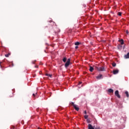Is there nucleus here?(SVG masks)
<instances>
[{
	"instance_id": "nucleus-24",
	"label": "nucleus",
	"mask_w": 129,
	"mask_h": 129,
	"mask_svg": "<svg viewBox=\"0 0 129 129\" xmlns=\"http://www.w3.org/2000/svg\"><path fill=\"white\" fill-rule=\"evenodd\" d=\"M84 113H85V114H86V113H87L86 111H85Z\"/></svg>"
},
{
	"instance_id": "nucleus-19",
	"label": "nucleus",
	"mask_w": 129,
	"mask_h": 129,
	"mask_svg": "<svg viewBox=\"0 0 129 129\" xmlns=\"http://www.w3.org/2000/svg\"><path fill=\"white\" fill-rule=\"evenodd\" d=\"M87 121L88 123H89L90 122V120H89V119H87Z\"/></svg>"
},
{
	"instance_id": "nucleus-5",
	"label": "nucleus",
	"mask_w": 129,
	"mask_h": 129,
	"mask_svg": "<svg viewBox=\"0 0 129 129\" xmlns=\"http://www.w3.org/2000/svg\"><path fill=\"white\" fill-rule=\"evenodd\" d=\"M118 70H114L113 71V74H117L118 73Z\"/></svg>"
},
{
	"instance_id": "nucleus-8",
	"label": "nucleus",
	"mask_w": 129,
	"mask_h": 129,
	"mask_svg": "<svg viewBox=\"0 0 129 129\" xmlns=\"http://www.w3.org/2000/svg\"><path fill=\"white\" fill-rule=\"evenodd\" d=\"M119 42H120L121 45H123V44H124V42H123V39L119 40Z\"/></svg>"
},
{
	"instance_id": "nucleus-14",
	"label": "nucleus",
	"mask_w": 129,
	"mask_h": 129,
	"mask_svg": "<svg viewBox=\"0 0 129 129\" xmlns=\"http://www.w3.org/2000/svg\"><path fill=\"white\" fill-rule=\"evenodd\" d=\"M112 66L113 67H115L116 66V63H115V62L112 63Z\"/></svg>"
},
{
	"instance_id": "nucleus-20",
	"label": "nucleus",
	"mask_w": 129,
	"mask_h": 129,
	"mask_svg": "<svg viewBox=\"0 0 129 129\" xmlns=\"http://www.w3.org/2000/svg\"><path fill=\"white\" fill-rule=\"evenodd\" d=\"M118 16H121V13L119 12V13H118Z\"/></svg>"
},
{
	"instance_id": "nucleus-9",
	"label": "nucleus",
	"mask_w": 129,
	"mask_h": 129,
	"mask_svg": "<svg viewBox=\"0 0 129 129\" xmlns=\"http://www.w3.org/2000/svg\"><path fill=\"white\" fill-rule=\"evenodd\" d=\"M96 78L97 79H101V78H102V76L101 75H99Z\"/></svg>"
},
{
	"instance_id": "nucleus-2",
	"label": "nucleus",
	"mask_w": 129,
	"mask_h": 129,
	"mask_svg": "<svg viewBox=\"0 0 129 129\" xmlns=\"http://www.w3.org/2000/svg\"><path fill=\"white\" fill-rule=\"evenodd\" d=\"M72 105L74 106L75 109H76V110H77V111H78V110H79V108L78 107V106H77V105L74 104V103H72Z\"/></svg>"
},
{
	"instance_id": "nucleus-18",
	"label": "nucleus",
	"mask_w": 129,
	"mask_h": 129,
	"mask_svg": "<svg viewBox=\"0 0 129 129\" xmlns=\"http://www.w3.org/2000/svg\"><path fill=\"white\" fill-rule=\"evenodd\" d=\"M46 76H49V77H52V75H48V74H46Z\"/></svg>"
},
{
	"instance_id": "nucleus-3",
	"label": "nucleus",
	"mask_w": 129,
	"mask_h": 129,
	"mask_svg": "<svg viewBox=\"0 0 129 129\" xmlns=\"http://www.w3.org/2000/svg\"><path fill=\"white\" fill-rule=\"evenodd\" d=\"M115 95L116 96H117V97L118 98H120V96L119 95V92H118V90H116L115 92Z\"/></svg>"
},
{
	"instance_id": "nucleus-28",
	"label": "nucleus",
	"mask_w": 129,
	"mask_h": 129,
	"mask_svg": "<svg viewBox=\"0 0 129 129\" xmlns=\"http://www.w3.org/2000/svg\"><path fill=\"white\" fill-rule=\"evenodd\" d=\"M37 67V68H38V67Z\"/></svg>"
},
{
	"instance_id": "nucleus-7",
	"label": "nucleus",
	"mask_w": 129,
	"mask_h": 129,
	"mask_svg": "<svg viewBox=\"0 0 129 129\" xmlns=\"http://www.w3.org/2000/svg\"><path fill=\"white\" fill-rule=\"evenodd\" d=\"M124 58H125V59H128L129 58V52H128L127 53V54H125L124 55Z\"/></svg>"
},
{
	"instance_id": "nucleus-23",
	"label": "nucleus",
	"mask_w": 129,
	"mask_h": 129,
	"mask_svg": "<svg viewBox=\"0 0 129 129\" xmlns=\"http://www.w3.org/2000/svg\"><path fill=\"white\" fill-rule=\"evenodd\" d=\"M33 96L34 97H35V94H33Z\"/></svg>"
},
{
	"instance_id": "nucleus-22",
	"label": "nucleus",
	"mask_w": 129,
	"mask_h": 129,
	"mask_svg": "<svg viewBox=\"0 0 129 129\" xmlns=\"http://www.w3.org/2000/svg\"><path fill=\"white\" fill-rule=\"evenodd\" d=\"M126 34H128V31H126Z\"/></svg>"
},
{
	"instance_id": "nucleus-13",
	"label": "nucleus",
	"mask_w": 129,
	"mask_h": 129,
	"mask_svg": "<svg viewBox=\"0 0 129 129\" xmlns=\"http://www.w3.org/2000/svg\"><path fill=\"white\" fill-rule=\"evenodd\" d=\"M125 94H126V96L127 97H128V96H129V95H128V92H127V91L125 92Z\"/></svg>"
},
{
	"instance_id": "nucleus-12",
	"label": "nucleus",
	"mask_w": 129,
	"mask_h": 129,
	"mask_svg": "<svg viewBox=\"0 0 129 129\" xmlns=\"http://www.w3.org/2000/svg\"><path fill=\"white\" fill-rule=\"evenodd\" d=\"M89 70H90V72H92L94 70V69L92 67H90Z\"/></svg>"
},
{
	"instance_id": "nucleus-15",
	"label": "nucleus",
	"mask_w": 129,
	"mask_h": 129,
	"mask_svg": "<svg viewBox=\"0 0 129 129\" xmlns=\"http://www.w3.org/2000/svg\"><path fill=\"white\" fill-rule=\"evenodd\" d=\"M67 60V58H66V57H64L62 59V61L63 62H66V60Z\"/></svg>"
},
{
	"instance_id": "nucleus-10",
	"label": "nucleus",
	"mask_w": 129,
	"mask_h": 129,
	"mask_svg": "<svg viewBox=\"0 0 129 129\" xmlns=\"http://www.w3.org/2000/svg\"><path fill=\"white\" fill-rule=\"evenodd\" d=\"M109 93H113V90L111 89H109L108 90Z\"/></svg>"
},
{
	"instance_id": "nucleus-21",
	"label": "nucleus",
	"mask_w": 129,
	"mask_h": 129,
	"mask_svg": "<svg viewBox=\"0 0 129 129\" xmlns=\"http://www.w3.org/2000/svg\"><path fill=\"white\" fill-rule=\"evenodd\" d=\"M82 83V82H80L79 83V84H78V85H80V84H81Z\"/></svg>"
},
{
	"instance_id": "nucleus-11",
	"label": "nucleus",
	"mask_w": 129,
	"mask_h": 129,
	"mask_svg": "<svg viewBox=\"0 0 129 129\" xmlns=\"http://www.w3.org/2000/svg\"><path fill=\"white\" fill-rule=\"evenodd\" d=\"M10 55H11V53L10 52H9L8 54H6L5 55V57H10Z\"/></svg>"
},
{
	"instance_id": "nucleus-4",
	"label": "nucleus",
	"mask_w": 129,
	"mask_h": 129,
	"mask_svg": "<svg viewBox=\"0 0 129 129\" xmlns=\"http://www.w3.org/2000/svg\"><path fill=\"white\" fill-rule=\"evenodd\" d=\"M97 70L98 71H104V68L103 67H101L100 68H98Z\"/></svg>"
},
{
	"instance_id": "nucleus-26",
	"label": "nucleus",
	"mask_w": 129,
	"mask_h": 129,
	"mask_svg": "<svg viewBox=\"0 0 129 129\" xmlns=\"http://www.w3.org/2000/svg\"><path fill=\"white\" fill-rule=\"evenodd\" d=\"M38 129H42V128L38 127Z\"/></svg>"
},
{
	"instance_id": "nucleus-17",
	"label": "nucleus",
	"mask_w": 129,
	"mask_h": 129,
	"mask_svg": "<svg viewBox=\"0 0 129 129\" xmlns=\"http://www.w3.org/2000/svg\"><path fill=\"white\" fill-rule=\"evenodd\" d=\"M84 118H85V119H87V118H88V115H85L84 116Z\"/></svg>"
},
{
	"instance_id": "nucleus-1",
	"label": "nucleus",
	"mask_w": 129,
	"mask_h": 129,
	"mask_svg": "<svg viewBox=\"0 0 129 129\" xmlns=\"http://www.w3.org/2000/svg\"><path fill=\"white\" fill-rule=\"evenodd\" d=\"M70 65V58H69L65 64V67H68Z\"/></svg>"
},
{
	"instance_id": "nucleus-27",
	"label": "nucleus",
	"mask_w": 129,
	"mask_h": 129,
	"mask_svg": "<svg viewBox=\"0 0 129 129\" xmlns=\"http://www.w3.org/2000/svg\"><path fill=\"white\" fill-rule=\"evenodd\" d=\"M1 64H2V62H0V65H1Z\"/></svg>"
},
{
	"instance_id": "nucleus-25",
	"label": "nucleus",
	"mask_w": 129,
	"mask_h": 129,
	"mask_svg": "<svg viewBox=\"0 0 129 129\" xmlns=\"http://www.w3.org/2000/svg\"><path fill=\"white\" fill-rule=\"evenodd\" d=\"M78 46H76V49H78Z\"/></svg>"
},
{
	"instance_id": "nucleus-6",
	"label": "nucleus",
	"mask_w": 129,
	"mask_h": 129,
	"mask_svg": "<svg viewBox=\"0 0 129 129\" xmlns=\"http://www.w3.org/2000/svg\"><path fill=\"white\" fill-rule=\"evenodd\" d=\"M88 129H94V127H93V126H92V125H91V124H89Z\"/></svg>"
},
{
	"instance_id": "nucleus-16",
	"label": "nucleus",
	"mask_w": 129,
	"mask_h": 129,
	"mask_svg": "<svg viewBox=\"0 0 129 129\" xmlns=\"http://www.w3.org/2000/svg\"><path fill=\"white\" fill-rule=\"evenodd\" d=\"M79 44H80V43H79V42H77L75 43V45H76V46H77V45H79Z\"/></svg>"
}]
</instances>
